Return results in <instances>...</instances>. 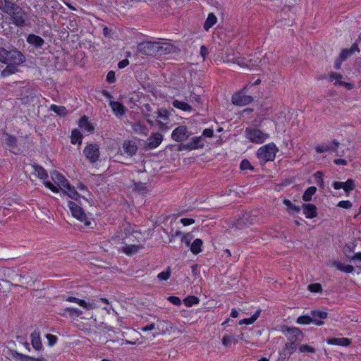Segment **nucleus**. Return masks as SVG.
I'll use <instances>...</instances> for the list:
<instances>
[{"label": "nucleus", "mask_w": 361, "mask_h": 361, "mask_svg": "<svg viewBox=\"0 0 361 361\" xmlns=\"http://www.w3.org/2000/svg\"><path fill=\"white\" fill-rule=\"evenodd\" d=\"M137 50L140 53L147 56H160L171 53L174 49L171 44L161 42H142L137 44Z\"/></svg>", "instance_id": "obj_1"}, {"label": "nucleus", "mask_w": 361, "mask_h": 361, "mask_svg": "<svg viewBox=\"0 0 361 361\" xmlns=\"http://www.w3.org/2000/svg\"><path fill=\"white\" fill-rule=\"evenodd\" d=\"M6 11V14L10 16L11 23L18 27H23L27 25L28 14L22 7L13 2L8 4Z\"/></svg>", "instance_id": "obj_2"}, {"label": "nucleus", "mask_w": 361, "mask_h": 361, "mask_svg": "<svg viewBox=\"0 0 361 361\" xmlns=\"http://www.w3.org/2000/svg\"><path fill=\"white\" fill-rule=\"evenodd\" d=\"M25 55L16 49L6 50L0 47V61L3 63L13 62L16 64H21L25 61Z\"/></svg>", "instance_id": "obj_3"}, {"label": "nucleus", "mask_w": 361, "mask_h": 361, "mask_svg": "<svg viewBox=\"0 0 361 361\" xmlns=\"http://www.w3.org/2000/svg\"><path fill=\"white\" fill-rule=\"evenodd\" d=\"M279 151L276 145L273 142L259 147L257 152V157L263 162L274 160L276 153Z\"/></svg>", "instance_id": "obj_4"}, {"label": "nucleus", "mask_w": 361, "mask_h": 361, "mask_svg": "<svg viewBox=\"0 0 361 361\" xmlns=\"http://www.w3.org/2000/svg\"><path fill=\"white\" fill-rule=\"evenodd\" d=\"M245 135L250 142L257 144L263 143L269 137L268 133L255 128H246Z\"/></svg>", "instance_id": "obj_5"}, {"label": "nucleus", "mask_w": 361, "mask_h": 361, "mask_svg": "<svg viewBox=\"0 0 361 361\" xmlns=\"http://www.w3.org/2000/svg\"><path fill=\"white\" fill-rule=\"evenodd\" d=\"M68 207L73 217L83 223L85 226H90L92 222L85 213L83 209L73 201L68 202Z\"/></svg>", "instance_id": "obj_6"}, {"label": "nucleus", "mask_w": 361, "mask_h": 361, "mask_svg": "<svg viewBox=\"0 0 361 361\" xmlns=\"http://www.w3.org/2000/svg\"><path fill=\"white\" fill-rule=\"evenodd\" d=\"M83 154L91 163H96L100 157L99 147L96 143H88L83 149Z\"/></svg>", "instance_id": "obj_7"}, {"label": "nucleus", "mask_w": 361, "mask_h": 361, "mask_svg": "<svg viewBox=\"0 0 361 361\" xmlns=\"http://www.w3.org/2000/svg\"><path fill=\"white\" fill-rule=\"evenodd\" d=\"M227 60L228 62H233V63H236L241 67L247 68L248 69L256 68L259 66L261 61L258 58L247 59L245 58L233 57L231 59H228Z\"/></svg>", "instance_id": "obj_8"}, {"label": "nucleus", "mask_w": 361, "mask_h": 361, "mask_svg": "<svg viewBox=\"0 0 361 361\" xmlns=\"http://www.w3.org/2000/svg\"><path fill=\"white\" fill-rule=\"evenodd\" d=\"M191 135L192 133L185 126H179L173 130L171 138L178 142H181L188 139Z\"/></svg>", "instance_id": "obj_9"}, {"label": "nucleus", "mask_w": 361, "mask_h": 361, "mask_svg": "<svg viewBox=\"0 0 361 361\" xmlns=\"http://www.w3.org/2000/svg\"><path fill=\"white\" fill-rule=\"evenodd\" d=\"M283 331H288L290 334V336L288 337V342H293V343H300L303 340L304 334L302 331L295 327H288L286 326H283Z\"/></svg>", "instance_id": "obj_10"}, {"label": "nucleus", "mask_w": 361, "mask_h": 361, "mask_svg": "<svg viewBox=\"0 0 361 361\" xmlns=\"http://www.w3.org/2000/svg\"><path fill=\"white\" fill-rule=\"evenodd\" d=\"M253 101L252 96L246 95L243 92H239L232 96V102L237 106H245Z\"/></svg>", "instance_id": "obj_11"}, {"label": "nucleus", "mask_w": 361, "mask_h": 361, "mask_svg": "<svg viewBox=\"0 0 361 361\" xmlns=\"http://www.w3.org/2000/svg\"><path fill=\"white\" fill-rule=\"evenodd\" d=\"M312 323L317 326H322L324 324L323 319L327 318L328 312L319 310H312L310 311Z\"/></svg>", "instance_id": "obj_12"}, {"label": "nucleus", "mask_w": 361, "mask_h": 361, "mask_svg": "<svg viewBox=\"0 0 361 361\" xmlns=\"http://www.w3.org/2000/svg\"><path fill=\"white\" fill-rule=\"evenodd\" d=\"M63 192L64 194L67 195L70 198L78 201L79 203L81 204L82 202L79 200L80 198H82L84 200L87 201V199L85 198L84 196H81L75 190V188L71 185L69 183H67V185H66L63 189Z\"/></svg>", "instance_id": "obj_13"}, {"label": "nucleus", "mask_w": 361, "mask_h": 361, "mask_svg": "<svg viewBox=\"0 0 361 361\" xmlns=\"http://www.w3.org/2000/svg\"><path fill=\"white\" fill-rule=\"evenodd\" d=\"M332 185L334 189L339 190L342 188L345 192L353 190L355 187V181L351 178L348 179L345 182L335 181Z\"/></svg>", "instance_id": "obj_14"}, {"label": "nucleus", "mask_w": 361, "mask_h": 361, "mask_svg": "<svg viewBox=\"0 0 361 361\" xmlns=\"http://www.w3.org/2000/svg\"><path fill=\"white\" fill-rule=\"evenodd\" d=\"M163 135L159 133H153L147 139L146 148L148 149H153L157 148L162 142Z\"/></svg>", "instance_id": "obj_15"}, {"label": "nucleus", "mask_w": 361, "mask_h": 361, "mask_svg": "<svg viewBox=\"0 0 361 361\" xmlns=\"http://www.w3.org/2000/svg\"><path fill=\"white\" fill-rule=\"evenodd\" d=\"M31 344L33 348L37 351L43 350V345L41 341L40 331L36 329L30 334Z\"/></svg>", "instance_id": "obj_16"}, {"label": "nucleus", "mask_w": 361, "mask_h": 361, "mask_svg": "<svg viewBox=\"0 0 361 361\" xmlns=\"http://www.w3.org/2000/svg\"><path fill=\"white\" fill-rule=\"evenodd\" d=\"M51 178L53 182L61 190L67 185L68 180L59 171L54 170L51 172Z\"/></svg>", "instance_id": "obj_17"}, {"label": "nucleus", "mask_w": 361, "mask_h": 361, "mask_svg": "<svg viewBox=\"0 0 361 361\" xmlns=\"http://www.w3.org/2000/svg\"><path fill=\"white\" fill-rule=\"evenodd\" d=\"M26 41L35 49H42L45 44L44 39L35 34H29L27 36Z\"/></svg>", "instance_id": "obj_18"}, {"label": "nucleus", "mask_w": 361, "mask_h": 361, "mask_svg": "<svg viewBox=\"0 0 361 361\" xmlns=\"http://www.w3.org/2000/svg\"><path fill=\"white\" fill-rule=\"evenodd\" d=\"M302 208L306 218L313 219L317 216V208L314 204L310 203H303L302 204Z\"/></svg>", "instance_id": "obj_19"}, {"label": "nucleus", "mask_w": 361, "mask_h": 361, "mask_svg": "<svg viewBox=\"0 0 361 361\" xmlns=\"http://www.w3.org/2000/svg\"><path fill=\"white\" fill-rule=\"evenodd\" d=\"M123 149L126 154L129 157H133L137 153V146L135 142L132 140H125L123 144Z\"/></svg>", "instance_id": "obj_20"}, {"label": "nucleus", "mask_w": 361, "mask_h": 361, "mask_svg": "<svg viewBox=\"0 0 361 361\" xmlns=\"http://www.w3.org/2000/svg\"><path fill=\"white\" fill-rule=\"evenodd\" d=\"M109 106L116 116H122L126 114V106L119 102L110 101Z\"/></svg>", "instance_id": "obj_21"}, {"label": "nucleus", "mask_w": 361, "mask_h": 361, "mask_svg": "<svg viewBox=\"0 0 361 361\" xmlns=\"http://www.w3.org/2000/svg\"><path fill=\"white\" fill-rule=\"evenodd\" d=\"M326 343L329 345L348 346L351 344V340L348 338H327Z\"/></svg>", "instance_id": "obj_22"}, {"label": "nucleus", "mask_w": 361, "mask_h": 361, "mask_svg": "<svg viewBox=\"0 0 361 361\" xmlns=\"http://www.w3.org/2000/svg\"><path fill=\"white\" fill-rule=\"evenodd\" d=\"M79 127L87 133H92L94 130L92 123L88 121L87 116H84L81 117L78 122Z\"/></svg>", "instance_id": "obj_23"}, {"label": "nucleus", "mask_w": 361, "mask_h": 361, "mask_svg": "<svg viewBox=\"0 0 361 361\" xmlns=\"http://www.w3.org/2000/svg\"><path fill=\"white\" fill-rule=\"evenodd\" d=\"M6 64L7 65L6 67L3 71H0L1 76L2 78L8 77L18 71L16 66H18L19 64H16L13 62H8Z\"/></svg>", "instance_id": "obj_24"}, {"label": "nucleus", "mask_w": 361, "mask_h": 361, "mask_svg": "<svg viewBox=\"0 0 361 361\" xmlns=\"http://www.w3.org/2000/svg\"><path fill=\"white\" fill-rule=\"evenodd\" d=\"M144 247L142 245H127L122 247L123 252L128 255H132L138 252L140 250L143 249Z\"/></svg>", "instance_id": "obj_25"}, {"label": "nucleus", "mask_w": 361, "mask_h": 361, "mask_svg": "<svg viewBox=\"0 0 361 361\" xmlns=\"http://www.w3.org/2000/svg\"><path fill=\"white\" fill-rule=\"evenodd\" d=\"M66 300L71 302L78 303L80 306H81L87 310L93 309L92 304L87 303L85 300L77 298L75 297L69 296V297L66 298Z\"/></svg>", "instance_id": "obj_26"}, {"label": "nucleus", "mask_w": 361, "mask_h": 361, "mask_svg": "<svg viewBox=\"0 0 361 361\" xmlns=\"http://www.w3.org/2000/svg\"><path fill=\"white\" fill-rule=\"evenodd\" d=\"M203 245V242L200 238H196L194 240V241L191 243L190 248V251L194 255H197L200 252H202V246Z\"/></svg>", "instance_id": "obj_27"}, {"label": "nucleus", "mask_w": 361, "mask_h": 361, "mask_svg": "<svg viewBox=\"0 0 361 361\" xmlns=\"http://www.w3.org/2000/svg\"><path fill=\"white\" fill-rule=\"evenodd\" d=\"M132 128L135 133L144 135H147L149 132L148 128L140 122L133 123L132 125Z\"/></svg>", "instance_id": "obj_28"}, {"label": "nucleus", "mask_w": 361, "mask_h": 361, "mask_svg": "<svg viewBox=\"0 0 361 361\" xmlns=\"http://www.w3.org/2000/svg\"><path fill=\"white\" fill-rule=\"evenodd\" d=\"M35 175L40 179H46L48 177L47 171L41 166L36 164L32 165Z\"/></svg>", "instance_id": "obj_29"}, {"label": "nucleus", "mask_w": 361, "mask_h": 361, "mask_svg": "<svg viewBox=\"0 0 361 361\" xmlns=\"http://www.w3.org/2000/svg\"><path fill=\"white\" fill-rule=\"evenodd\" d=\"M172 104L174 107L184 111H191L192 110V106L185 102L175 99L173 101Z\"/></svg>", "instance_id": "obj_30"}, {"label": "nucleus", "mask_w": 361, "mask_h": 361, "mask_svg": "<svg viewBox=\"0 0 361 361\" xmlns=\"http://www.w3.org/2000/svg\"><path fill=\"white\" fill-rule=\"evenodd\" d=\"M217 21L216 16L213 13H209L204 24V29L208 31Z\"/></svg>", "instance_id": "obj_31"}, {"label": "nucleus", "mask_w": 361, "mask_h": 361, "mask_svg": "<svg viewBox=\"0 0 361 361\" xmlns=\"http://www.w3.org/2000/svg\"><path fill=\"white\" fill-rule=\"evenodd\" d=\"M82 138V135L81 134L79 130L74 129L72 130L71 136V141L72 144L75 145L76 143H78V145H81Z\"/></svg>", "instance_id": "obj_32"}, {"label": "nucleus", "mask_w": 361, "mask_h": 361, "mask_svg": "<svg viewBox=\"0 0 361 361\" xmlns=\"http://www.w3.org/2000/svg\"><path fill=\"white\" fill-rule=\"evenodd\" d=\"M260 313V310H257L251 317L240 320L238 323L239 325L253 324L259 318Z\"/></svg>", "instance_id": "obj_33"}, {"label": "nucleus", "mask_w": 361, "mask_h": 361, "mask_svg": "<svg viewBox=\"0 0 361 361\" xmlns=\"http://www.w3.org/2000/svg\"><path fill=\"white\" fill-rule=\"evenodd\" d=\"M317 191V188L314 186L309 187L306 189L305 192L302 195V200L305 202H309L312 200V197Z\"/></svg>", "instance_id": "obj_34"}, {"label": "nucleus", "mask_w": 361, "mask_h": 361, "mask_svg": "<svg viewBox=\"0 0 361 361\" xmlns=\"http://www.w3.org/2000/svg\"><path fill=\"white\" fill-rule=\"evenodd\" d=\"M334 265L336 267L337 269L345 273H352L354 271V267L352 265H344L338 262H334Z\"/></svg>", "instance_id": "obj_35"}, {"label": "nucleus", "mask_w": 361, "mask_h": 361, "mask_svg": "<svg viewBox=\"0 0 361 361\" xmlns=\"http://www.w3.org/2000/svg\"><path fill=\"white\" fill-rule=\"evenodd\" d=\"M15 357H18L21 361H47L43 357L35 358L17 352H16Z\"/></svg>", "instance_id": "obj_36"}, {"label": "nucleus", "mask_w": 361, "mask_h": 361, "mask_svg": "<svg viewBox=\"0 0 361 361\" xmlns=\"http://www.w3.org/2000/svg\"><path fill=\"white\" fill-rule=\"evenodd\" d=\"M50 110H51L59 116H65L68 112L65 106H58L56 104H51L50 106Z\"/></svg>", "instance_id": "obj_37"}, {"label": "nucleus", "mask_w": 361, "mask_h": 361, "mask_svg": "<svg viewBox=\"0 0 361 361\" xmlns=\"http://www.w3.org/2000/svg\"><path fill=\"white\" fill-rule=\"evenodd\" d=\"M191 142L193 145V147L197 149H202L204 146V139L202 136H196L193 137L191 140Z\"/></svg>", "instance_id": "obj_38"}, {"label": "nucleus", "mask_w": 361, "mask_h": 361, "mask_svg": "<svg viewBox=\"0 0 361 361\" xmlns=\"http://www.w3.org/2000/svg\"><path fill=\"white\" fill-rule=\"evenodd\" d=\"M283 203L284 205H286L288 208V209L290 212L293 211L295 213H298L300 211V207L299 206H297L291 202L290 200L288 199H284L283 200Z\"/></svg>", "instance_id": "obj_39"}, {"label": "nucleus", "mask_w": 361, "mask_h": 361, "mask_svg": "<svg viewBox=\"0 0 361 361\" xmlns=\"http://www.w3.org/2000/svg\"><path fill=\"white\" fill-rule=\"evenodd\" d=\"M199 301V298L194 295L188 296L183 300L185 305L187 307H191L193 305H196Z\"/></svg>", "instance_id": "obj_40"}, {"label": "nucleus", "mask_w": 361, "mask_h": 361, "mask_svg": "<svg viewBox=\"0 0 361 361\" xmlns=\"http://www.w3.org/2000/svg\"><path fill=\"white\" fill-rule=\"evenodd\" d=\"M329 151L336 152V148H333L332 146L327 144H323L316 147V152L317 153H324Z\"/></svg>", "instance_id": "obj_41"}, {"label": "nucleus", "mask_w": 361, "mask_h": 361, "mask_svg": "<svg viewBox=\"0 0 361 361\" xmlns=\"http://www.w3.org/2000/svg\"><path fill=\"white\" fill-rule=\"evenodd\" d=\"M238 339L231 335L225 334L222 338V344L225 346H228L231 343H237Z\"/></svg>", "instance_id": "obj_42"}, {"label": "nucleus", "mask_w": 361, "mask_h": 361, "mask_svg": "<svg viewBox=\"0 0 361 361\" xmlns=\"http://www.w3.org/2000/svg\"><path fill=\"white\" fill-rule=\"evenodd\" d=\"M296 322L299 324H310V323H312L311 314L298 317Z\"/></svg>", "instance_id": "obj_43"}, {"label": "nucleus", "mask_w": 361, "mask_h": 361, "mask_svg": "<svg viewBox=\"0 0 361 361\" xmlns=\"http://www.w3.org/2000/svg\"><path fill=\"white\" fill-rule=\"evenodd\" d=\"M65 311L69 312L71 317H78L82 314L80 310L73 307H66Z\"/></svg>", "instance_id": "obj_44"}, {"label": "nucleus", "mask_w": 361, "mask_h": 361, "mask_svg": "<svg viewBox=\"0 0 361 361\" xmlns=\"http://www.w3.org/2000/svg\"><path fill=\"white\" fill-rule=\"evenodd\" d=\"M171 276V268L169 267L165 271H161L157 275V278L160 281H166Z\"/></svg>", "instance_id": "obj_45"}, {"label": "nucleus", "mask_w": 361, "mask_h": 361, "mask_svg": "<svg viewBox=\"0 0 361 361\" xmlns=\"http://www.w3.org/2000/svg\"><path fill=\"white\" fill-rule=\"evenodd\" d=\"M297 349V343L293 342H287L285 344L284 350H288L289 355H292Z\"/></svg>", "instance_id": "obj_46"}, {"label": "nucleus", "mask_w": 361, "mask_h": 361, "mask_svg": "<svg viewBox=\"0 0 361 361\" xmlns=\"http://www.w3.org/2000/svg\"><path fill=\"white\" fill-rule=\"evenodd\" d=\"M308 290L312 293H322V287L319 283L310 284L307 287Z\"/></svg>", "instance_id": "obj_47"}, {"label": "nucleus", "mask_w": 361, "mask_h": 361, "mask_svg": "<svg viewBox=\"0 0 361 361\" xmlns=\"http://www.w3.org/2000/svg\"><path fill=\"white\" fill-rule=\"evenodd\" d=\"M5 143L9 147H15L17 144V138L13 135L6 134Z\"/></svg>", "instance_id": "obj_48"}, {"label": "nucleus", "mask_w": 361, "mask_h": 361, "mask_svg": "<svg viewBox=\"0 0 361 361\" xmlns=\"http://www.w3.org/2000/svg\"><path fill=\"white\" fill-rule=\"evenodd\" d=\"M192 238V235L190 233H188L182 235L181 242L183 243L187 247H190Z\"/></svg>", "instance_id": "obj_49"}, {"label": "nucleus", "mask_w": 361, "mask_h": 361, "mask_svg": "<svg viewBox=\"0 0 361 361\" xmlns=\"http://www.w3.org/2000/svg\"><path fill=\"white\" fill-rule=\"evenodd\" d=\"M299 350L300 352L301 353H314L316 352V350L314 348L307 345V344H305V345H301L300 347H299Z\"/></svg>", "instance_id": "obj_50"}, {"label": "nucleus", "mask_w": 361, "mask_h": 361, "mask_svg": "<svg viewBox=\"0 0 361 361\" xmlns=\"http://www.w3.org/2000/svg\"><path fill=\"white\" fill-rule=\"evenodd\" d=\"M240 168L241 170H254V167L251 165L250 162L246 159L241 161Z\"/></svg>", "instance_id": "obj_51"}, {"label": "nucleus", "mask_w": 361, "mask_h": 361, "mask_svg": "<svg viewBox=\"0 0 361 361\" xmlns=\"http://www.w3.org/2000/svg\"><path fill=\"white\" fill-rule=\"evenodd\" d=\"M314 177L317 185L322 187L324 185L323 173L322 171H317L314 174Z\"/></svg>", "instance_id": "obj_52"}, {"label": "nucleus", "mask_w": 361, "mask_h": 361, "mask_svg": "<svg viewBox=\"0 0 361 361\" xmlns=\"http://www.w3.org/2000/svg\"><path fill=\"white\" fill-rule=\"evenodd\" d=\"M46 338L48 341V345L49 346H53L54 345H55L58 340V338L56 336L50 334H47L46 335Z\"/></svg>", "instance_id": "obj_53"}, {"label": "nucleus", "mask_w": 361, "mask_h": 361, "mask_svg": "<svg viewBox=\"0 0 361 361\" xmlns=\"http://www.w3.org/2000/svg\"><path fill=\"white\" fill-rule=\"evenodd\" d=\"M179 149L180 150L191 151V150H194L196 149L193 147V145H192V142L190 141L188 143H185V144L181 143L180 145H179Z\"/></svg>", "instance_id": "obj_54"}, {"label": "nucleus", "mask_w": 361, "mask_h": 361, "mask_svg": "<svg viewBox=\"0 0 361 361\" xmlns=\"http://www.w3.org/2000/svg\"><path fill=\"white\" fill-rule=\"evenodd\" d=\"M179 149L180 150L191 151V150H194L196 149L193 147V145H192V142L190 141L188 143H185V144L181 143L180 145H179Z\"/></svg>", "instance_id": "obj_55"}, {"label": "nucleus", "mask_w": 361, "mask_h": 361, "mask_svg": "<svg viewBox=\"0 0 361 361\" xmlns=\"http://www.w3.org/2000/svg\"><path fill=\"white\" fill-rule=\"evenodd\" d=\"M158 117H160L163 119H167L169 116V111L167 109H159L157 112Z\"/></svg>", "instance_id": "obj_56"}, {"label": "nucleus", "mask_w": 361, "mask_h": 361, "mask_svg": "<svg viewBox=\"0 0 361 361\" xmlns=\"http://www.w3.org/2000/svg\"><path fill=\"white\" fill-rule=\"evenodd\" d=\"M353 54L350 51L349 49H343L340 54V58L342 61L346 60L350 56Z\"/></svg>", "instance_id": "obj_57"}, {"label": "nucleus", "mask_w": 361, "mask_h": 361, "mask_svg": "<svg viewBox=\"0 0 361 361\" xmlns=\"http://www.w3.org/2000/svg\"><path fill=\"white\" fill-rule=\"evenodd\" d=\"M13 2L10 0H0V10L4 13H6L7 6L8 4H12Z\"/></svg>", "instance_id": "obj_58"}, {"label": "nucleus", "mask_w": 361, "mask_h": 361, "mask_svg": "<svg viewBox=\"0 0 361 361\" xmlns=\"http://www.w3.org/2000/svg\"><path fill=\"white\" fill-rule=\"evenodd\" d=\"M168 300L171 302L173 305L179 306L181 305L180 299L177 296H169L168 298Z\"/></svg>", "instance_id": "obj_59"}, {"label": "nucleus", "mask_w": 361, "mask_h": 361, "mask_svg": "<svg viewBox=\"0 0 361 361\" xmlns=\"http://www.w3.org/2000/svg\"><path fill=\"white\" fill-rule=\"evenodd\" d=\"M352 203L349 200H342L338 204V206L344 209H350L352 207Z\"/></svg>", "instance_id": "obj_60"}, {"label": "nucleus", "mask_w": 361, "mask_h": 361, "mask_svg": "<svg viewBox=\"0 0 361 361\" xmlns=\"http://www.w3.org/2000/svg\"><path fill=\"white\" fill-rule=\"evenodd\" d=\"M106 81L109 83H114L116 81L115 72L110 71L108 72L106 75Z\"/></svg>", "instance_id": "obj_61"}, {"label": "nucleus", "mask_w": 361, "mask_h": 361, "mask_svg": "<svg viewBox=\"0 0 361 361\" xmlns=\"http://www.w3.org/2000/svg\"><path fill=\"white\" fill-rule=\"evenodd\" d=\"M330 78L332 80H336L335 85H339V82L341 81V79L343 78L342 75L337 73H331L330 75Z\"/></svg>", "instance_id": "obj_62"}, {"label": "nucleus", "mask_w": 361, "mask_h": 361, "mask_svg": "<svg viewBox=\"0 0 361 361\" xmlns=\"http://www.w3.org/2000/svg\"><path fill=\"white\" fill-rule=\"evenodd\" d=\"M145 111L146 113H144V116L145 118L149 117V112L152 111V106L149 104H143V111Z\"/></svg>", "instance_id": "obj_63"}, {"label": "nucleus", "mask_w": 361, "mask_h": 361, "mask_svg": "<svg viewBox=\"0 0 361 361\" xmlns=\"http://www.w3.org/2000/svg\"><path fill=\"white\" fill-rule=\"evenodd\" d=\"M202 135L207 137H212L214 135V130L212 128H206L203 130Z\"/></svg>", "instance_id": "obj_64"}]
</instances>
